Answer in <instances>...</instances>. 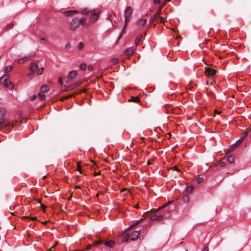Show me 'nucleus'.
Wrapping results in <instances>:
<instances>
[{
    "mask_svg": "<svg viewBox=\"0 0 251 251\" xmlns=\"http://www.w3.org/2000/svg\"><path fill=\"white\" fill-rule=\"evenodd\" d=\"M173 203V201H168L167 203L163 205L160 209L163 210V211H165L166 213H168L169 214V216L170 215V212L172 210L169 209V208L166 209V207L170 204Z\"/></svg>",
    "mask_w": 251,
    "mask_h": 251,
    "instance_id": "nucleus-13",
    "label": "nucleus"
},
{
    "mask_svg": "<svg viewBox=\"0 0 251 251\" xmlns=\"http://www.w3.org/2000/svg\"><path fill=\"white\" fill-rule=\"evenodd\" d=\"M36 98V96L35 95H33L30 98L31 100H34Z\"/></svg>",
    "mask_w": 251,
    "mask_h": 251,
    "instance_id": "nucleus-54",
    "label": "nucleus"
},
{
    "mask_svg": "<svg viewBox=\"0 0 251 251\" xmlns=\"http://www.w3.org/2000/svg\"><path fill=\"white\" fill-rule=\"evenodd\" d=\"M43 71H44V68L43 67H41L38 70H37V74L38 75H41L43 74Z\"/></svg>",
    "mask_w": 251,
    "mask_h": 251,
    "instance_id": "nucleus-37",
    "label": "nucleus"
},
{
    "mask_svg": "<svg viewBox=\"0 0 251 251\" xmlns=\"http://www.w3.org/2000/svg\"><path fill=\"white\" fill-rule=\"evenodd\" d=\"M164 5H163V4L161 3L160 6H159V8L157 10H159V13H161V10H162V8H163V7L164 6Z\"/></svg>",
    "mask_w": 251,
    "mask_h": 251,
    "instance_id": "nucleus-48",
    "label": "nucleus"
},
{
    "mask_svg": "<svg viewBox=\"0 0 251 251\" xmlns=\"http://www.w3.org/2000/svg\"><path fill=\"white\" fill-rule=\"evenodd\" d=\"M181 201L183 202L184 204H186V205L185 206V208H186L187 211H188L190 207V206L188 204V203L189 201V196L187 194L184 195L181 198Z\"/></svg>",
    "mask_w": 251,
    "mask_h": 251,
    "instance_id": "nucleus-8",
    "label": "nucleus"
},
{
    "mask_svg": "<svg viewBox=\"0 0 251 251\" xmlns=\"http://www.w3.org/2000/svg\"><path fill=\"white\" fill-rule=\"evenodd\" d=\"M91 246L90 245H89V246H88L86 248V250H89L91 248Z\"/></svg>",
    "mask_w": 251,
    "mask_h": 251,
    "instance_id": "nucleus-59",
    "label": "nucleus"
},
{
    "mask_svg": "<svg viewBox=\"0 0 251 251\" xmlns=\"http://www.w3.org/2000/svg\"><path fill=\"white\" fill-rule=\"evenodd\" d=\"M68 76H69V78L73 80L77 77V73L75 70H73L69 73Z\"/></svg>",
    "mask_w": 251,
    "mask_h": 251,
    "instance_id": "nucleus-15",
    "label": "nucleus"
},
{
    "mask_svg": "<svg viewBox=\"0 0 251 251\" xmlns=\"http://www.w3.org/2000/svg\"><path fill=\"white\" fill-rule=\"evenodd\" d=\"M133 52L134 50L132 48H128L126 50L125 53L126 55L130 56L133 53Z\"/></svg>",
    "mask_w": 251,
    "mask_h": 251,
    "instance_id": "nucleus-20",
    "label": "nucleus"
},
{
    "mask_svg": "<svg viewBox=\"0 0 251 251\" xmlns=\"http://www.w3.org/2000/svg\"><path fill=\"white\" fill-rule=\"evenodd\" d=\"M242 143V142L241 141V140H237L236 143H235L234 144H233L230 147V151H232L233 150H234L236 148L239 147L241 144V143Z\"/></svg>",
    "mask_w": 251,
    "mask_h": 251,
    "instance_id": "nucleus-16",
    "label": "nucleus"
},
{
    "mask_svg": "<svg viewBox=\"0 0 251 251\" xmlns=\"http://www.w3.org/2000/svg\"><path fill=\"white\" fill-rule=\"evenodd\" d=\"M226 160L228 162L231 164L234 161V157L232 155H230L226 157Z\"/></svg>",
    "mask_w": 251,
    "mask_h": 251,
    "instance_id": "nucleus-24",
    "label": "nucleus"
},
{
    "mask_svg": "<svg viewBox=\"0 0 251 251\" xmlns=\"http://www.w3.org/2000/svg\"><path fill=\"white\" fill-rule=\"evenodd\" d=\"M105 245L110 248L113 247L115 245V242L110 240L105 243Z\"/></svg>",
    "mask_w": 251,
    "mask_h": 251,
    "instance_id": "nucleus-22",
    "label": "nucleus"
},
{
    "mask_svg": "<svg viewBox=\"0 0 251 251\" xmlns=\"http://www.w3.org/2000/svg\"><path fill=\"white\" fill-rule=\"evenodd\" d=\"M131 100L132 101H133L134 102H135V103H138L139 101H140V100L138 97H132L131 98Z\"/></svg>",
    "mask_w": 251,
    "mask_h": 251,
    "instance_id": "nucleus-34",
    "label": "nucleus"
},
{
    "mask_svg": "<svg viewBox=\"0 0 251 251\" xmlns=\"http://www.w3.org/2000/svg\"><path fill=\"white\" fill-rule=\"evenodd\" d=\"M77 170L79 172L80 174H82L81 168L79 164H77Z\"/></svg>",
    "mask_w": 251,
    "mask_h": 251,
    "instance_id": "nucleus-44",
    "label": "nucleus"
},
{
    "mask_svg": "<svg viewBox=\"0 0 251 251\" xmlns=\"http://www.w3.org/2000/svg\"><path fill=\"white\" fill-rule=\"evenodd\" d=\"M87 19L85 17H83L79 20V25H81L84 27H88L89 24L86 22Z\"/></svg>",
    "mask_w": 251,
    "mask_h": 251,
    "instance_id": "nucleus-14",
    "label": "nucleus"
},
{
    "mask_svg": "<svg viewBox=\"0 0 251 251\" xmlns=\"http://www.w3.org/2000/svg\"><path fill=\"white\" fill-rule=\"evenodd\" d=\"M40 90L41 92L42 93H46L49 91L50 90V86L48 85H43L41 86L40 88Z\"/></svg>",
    "mask_w": 251,
    "mask_h": 251,
    "instance_id": "nucleus-18",
    "label": "nucleus"
},
{
    "mask_svg": "<svg viewBox=\"0 0 251 251\" xmlns=\"http://www.w3.org/2000/svg\"><path fill=\"white\" fill-rule=\"evenodd\" d=\"M133 13V9L131 6H128L124 11V17L130 19Z\"/></svg>",
    "mask_w": 251,
    "mask_h": 251,
    "instance_id": "nucleus-10",
    "label": "nucleus"
},
{
    "mask_svg": "<svg viewBox=\"0 0 251 251\" xmlns=\"http://www.w3.org/2000/svg\"><path fill=\"white\" fill-rule=\"evenodd\" d=\"M111 15H109L107 18H108L109 20H111Z\"/></svg>",
    "mask_w": 251,
    "mask_h": 251,
    "instance_id": "nucleus-62",
    "label": "nucleus"
},
{
    "mask_svg": "<svg viewBox=\"0 0 251 251\" xmlns=\"http://www.w3.org/2000/svg\"><path fill=\"white\" fill-rule=\"evenodd\" d=\"M160 14V13H159V10H156L154 14L150 17L149 19L150 23L151 24H154V22H156L157 20L158 19L157 18Z\"/></svg>",
    "mask_w": 251,
    "mask_h": 251,
    "instance_id": "nucleus-9",
    "label": "nucleus"
},
{
    "mask_svg": "<svg viewBox=\"0 0 251 251\" xmlns=\"http://www.w3.org/2000/svg\"><path fill=\"white\" fill-rule=\"evenodd\" d=\"M38 96L41 100H46V96L42 92H39L38 94Z\"/></svg>",
    "mask_w": 251,
    "mask_h": 251,
    "instance_id": "nucleus-26",
    "label": "nucleus"
},
{
    "mask_svg": "<svg viewBox=\"0 0 251 251\" xmlns=\"http://www.w3.org/2000/svg\"><path fill=\"white\" fill-rule=\"evenodd\" d=\"M147 20L146 19H142L138 20L137 22V24L139 26H142L145 25L147 23Z\"/></svg>",
    "mask_w": 251,
    "mask_h": 251,
    "instance_id": "nucleus-19",
    "label": "nucleus"
},
{
    "mask_svg": "<svg viewBox=\"0 0 251 251\" xmlns=\"http://www.w3.org/2000/svg\"><path fill=\"white\" fill-rule=\"evenodd\" d=\"M12 69V67L11 65H8L7 66H6L4 70V72L5 73H8L9 72H10Z\"/></svg>",
    "mask_w": 251,
    "mask_h": 251,
    "instance_id": "nucleus-28",
    "label": "nucleus"
},
{
    "mask_svg": "<svg viewBox=\"0 0 251 251\" xmlns=\"http://www.w3.org/2000/svg\"><path fill=\"white\" fill-rule=\"evenodd\" d=\"M3 124V121H2V120H0V125H1Z\"/></svg>",
    "mask_w": 251,
    "mask_h": 251,
    "instance_id": "nucleus-61",
    "label": "nucleus"
},
{
    "mask_svg": "<svg viewBox=\"0 0 251 251\" xmlns=\"http://www.w3.org/2000/svg\"><path fill=\"white\" fill-rule=\"evenodd\" d=\"M142 35H138L135 39V44L136 46H138L139 44V42L141 41L142 38Z\"/></svg>",
    "mask_w": 251,
    "mask_h": 251,
    "instance_id": "nucleus-21",
    "label": "nucleus"
},
{
    "mask_svg": "<svg viewBox=\"0 0 251 251\" xmlns=\"http://www.w3.org/2000/svg\"><path fill=\"white\" fill-rule=\"evenodd\" d=\"M41 40L42 41H45V39L44 38H41Z\"/></svg>",
    "mask_w": 251,
    "mask_h": 251,
    "instance_id": "nucleus-63",
    "label": "nucleus"
},
{
    "mask_svg": "<svg viewBox=\"0 0 251 251\" xmlns=\"http://www.w3.org/2000/svg\"><path fill=\"white\" fill-rule=\"evenodd\" d=\"M138 238H139V236H134L133 238H131L130 239V240L133 241H135L136 240H137L138 239Z\"/></svg>",
    "mask_w": 251,
    "mask_h": 251,
    "instance_id": "nucleus-50",
    "label": "nucleus"
},
{
    "mask_svg": "<svg viewBox=\"0 0 251 251\" xmlns=\"http://www.w3.org/2000/svg\"><path fill=\"white\" fill-rule=\"evenodd\" d=\"M250 131H251V128L250 129H247V131H243L240 135V137L239 140H241V141L243 142L245 137L247 136L248 133Z\"/></svg>",
    "mask_w": 251,
    "mask_h": 251,
    "instance_id": "nucleus-17",
    "label": "nucleus"
},
{
    "mask_svg": "<svg viewBox=\"0 0 251 251\" xmlns=\"http://www.w3.org/2000/svg\"><path fill=\"white\" fill-rule=\"evenodd\" d=\"M38 66L35 63H31L30 65L29 70L31 71V73L27 74V77H29L33 74L37 73L38 70Z\"/></svg>",
    "mask_w": 251,
    "mask_h": 251,
    "instance_id": "nucleus-4",
    "label": "nucleus"
},
{
    "mask_svg": "<svg viewBox=\"0 0 251 251\" xmlns=\"http://www.w3.org/2000/svg\"><path fill=\"white\" fill-rule=\"evenodd\" d=\"M220 165H221V166H222V167H225V166H226V162H223V161H221L220 162Z\"/></svg>",
    "mask_w": 251,
    "mask_h": 251,
    "instance_id": "nucleus-49",
    "label": "nucleus"
},
{
    "mask_svg": "<svg viewBox=\"0 0 251 251\" xmlns=\"http://www.w3.org/2000/svg\"><path fill=\"white\" fill-rule=\"evenodd\" d=\"M28 59V58L26 56H25L23 58H21V59H19V60H18V62L20 63V64H23L25 62L27 61Z\"/></svg>",
    "mask_w": 251,
    "mask_h": 251,
    "instance_id": "nucleus-29",
    "label": "nucleus"
},
{
    "mask_svg": "<svg viewBox=\"0 0 251 251\" xmlns=\"http://www.w3.org/2000/svg\"><path fill=\"white\" fill-rule=\"evenodd\" d=\"M65 82L66 83L68 84L69 83V82L72 80L70 78H69V76H67V77H65Z\"/></svg>",
    "mask_w": 251,
    "mask_h": 251,
    "instance_id": "nucleus-42",
    "label": "nucleus"
},
{
    "mask_svg": "<svg viewBox=\"0 0 251 251\" xmlns=\"http://www.w3.org/2000/svg\"><path fill=\"white\" fill-rule=\"evenodd\" d=\"M92 12V11H91V10H89L87 8H84L81 10V13L83 15H88V14H89L90 13H91Z\"/></svg>",
    "mask_w": 251,
    "mask_h": 251,
    "instance_id": "nucleus-25",
    "label": "nucleus"
},
{
    "mask_svg": "<svg viewBox=\"0 0 251 251\" xmlns=\"http://www.w3.org/2000/svg\"><path fill=\"white\" fill-rule=\"evenodd\" d=\"M125 24H124V28H126V25L127 24V23L129 22V20L130 19L129 18H126V17H125Z\"/></svg>",
    "mask_w": 251,
    "mask_h": 251,
    "instance_id": "nucleus-38",
    "label": "nucleus"
},
{
    "mask_svg": "<svg viewBox=\"0 0 251 251\" xmlns=\"http://www.w3.org/2000/svg\"><path fill=\"white\" fill-rule=\"evenodd\" d=\"M13 25H14L11 22V23L8 24V25H7L5 27V28L6 30H9L13 27Z\"/></svg>",
    "mask_w": 251,
    "mask_h": 251,
    "instance_id": "nucleus-33",
    "label": "nucleus"
},
{
    "mask_svg": "<svg viewBox=\"0 0 251 251\" xmlns=\"http://www.w3.org/2000/svg\"><path fill=\"white\" fill-rule=\"evenodd\" d=\"M84 47V44L82 42H79L78 44L77 48L79 50H82Z\"/></svg>",
    "mask_w": 251,
    "mask_h": 251,
    "instance_id": "nucleus-39",
    "label": "nucleus"
},
{
    "mask_svg": "<svg viewBox=\"0 0 251 251\" xmlns=\"http://www.w3.org/2000/svg\"><path fill=\"white\" fill-rule=\"evenodd\" d=\"M153 3L155 4H158L161 3V0H153Z\"/></svg>",
    "mask_w": 251,
    "mask_h": 251,
    "instance_id": "nucleus-45",
    "label": "nucleus"
},
{
    "mask_svg": "<svg viewBox=\"0 0 251 251\" xmlns=\"http://www.w3.org/2000/svg\"><path fill=\"white\" fill-rule=\"evenodd\" d=\"M70 25L72 30L76 29L79 25V20L76 18L73 19L70 22Z\"/></svg>",
    "mask_w": 251,
    "mask_h": 251,
    "instance_id": "nucleus-5",
    "label": "nucleus"
},
{
    "mask_svg": "<svg viewBox=\"0 0 251 251\" xmlns=\"http://www.w3.org/2000/svg\"><path fill=\"white\" fill-rule=\"evenodd\" d=\"M125 28H124V27H123L122 30V32H121V34H125L126 33V31L125 30Z\"/></svg>",
    "mask_w": 251,
    "mask_h": 251,
    "instance_id": "nucleus-51",
    "label": "nucleus"
},
{
    "mask_svg": "<svg viewBox=\"0 0 251 251\" xmlns=\"http://www.w3.org/2000/svg\"><path fill=\"white\" fill-rule=\"evenodd\" d=\"M217 70L210 67L205 68L204 74L210 79H213L216 74Z\"/></svg>",
    "mask_w": 251,
    "mask_h": 251,
    "instance_id": "nucleus-3",
    "label": "nucleus"
},
{
    "mask_svg": "<svg viewBox=\"0 0 251 251\" xmlns=\"http://www.w3.org/2000/svg\"><path fill=\"white\" fill-rule=\"evenodd\" d=\"M133 146H134V143H133V142H132V143L131 144V145H130V147L131 148Z\"/></svg>",
    "mask_w": 251,
    "mask_h": 251,
    "instance_id": "nucleus-60",
    "label": "nucleus"
},
{
    "mask_svg": "<svg viewBox=\"0 0 251 251\" xmlns=\"http://www.w3.org/2000/svg\"><path fill=\"white\" fill-rule=\"evenodd\" d=\"M130 236H122V242H127L129 240Z\"/></svg>",
    "mask_w": 251,
    "mask_h": 251,
    "instance_id": "nucleus-32",
    "label": "nucleus"
},
{
    "mask_svg": "<svg viewBox=\"0 0 251 251\" xmlns=\"http://www.w3.org/2000/svg\"><path fill=\"white\" fill-rule=\"evenodd\" d=\"M201 251H208V248L207 247H205Z\"/></svg>",
    "mask_w": 251,
    "mask_h": 251,
    "instance_id": "nucleus-55",
    "label": "nucleus"
},
{
    "mask_svg": "<svg viewBox=\"0 0 251 251\" xmlns=\"http://www.w3.org/2000/svg\"><path fill=\"white\" fill-rule=\"evenodd\" d=\"M203 177H198L196 179V181L197 182V183H200L201 182H202L203 181Z\"/></svg>",
    "mask_w": 251,
    "mask_h": 251,
    "instance_id": "nucleus-40",
    "label": "nucleus"
},
{
    "mask_svg": "<svg viewBox=\"0 0 251 251\" xmlns=\"http://www.w3.org/2000/svg\"><path fill=\"white\" fill-rule=\"evenodd\" d=\"M166 19L164 17H160L156 21V23L158 24V23H159V24H162V23H164V22L165 21Z\"/></svg>",
    "mask_w": 251,
    "mask_h": 251,
    "instance_id": "nucleus-27",
    "label": "nucleus"
},
{
    "mask_svg": "<svg viewBox=\"0 0 251 251\" xmlns=\"http://www.w3.org/2000/svg\"><path fill=\"white\" fill-rule=\"evenodd\" d=\"M38 202L41 204V206L43 209H45L46 208V206L45 205L41 203L40 201H39Z\"/></svg>",
    "mask_w": 251,
    "mask_h": 251,
    "instance_id": "nucleus-53",
    "label": "nucleus"
},
{
    "mask_svg": "<svg viewBox=\"0 0 251 251\" xmlns=\"http://www.w3.org/2000/svg\"><path fill=\"white\" fill-rule=\"evenodd\" d=\"M94 69V67H93V65H89L88 67V69L89 70V71H92Z\"/></svg>",
    "mask_w": 251,
    "mask_h": 251,
    "instance_id": "nucleus-46",
    "label": "nucleus"
},
{
    "mask_svg": "<svg viewBox=\"0 0 251 251\" xmlns=\"http://www.w3.org/2000/svg\"><path fill=\"white\" fill-rule=\"evenodd\" d=\"M0 81L1 84H3L5 87L9 88L10 89H12L14 87V84L8 80H5V79H0Z\"/></svg>",
    "mask_w": 251,
    "mask_h": 251,
    "instance_id": "nucleus-6",
    "label": "nucleus"
},
{
    "mask_svg": "<svg viewBox=\"0 0 251 251\" xmlns=\"http://www.w3.org/2000/svg\"><path fill=\"white\" fill-rule=\"evenodd\" d=\"M99 14H100V12L99 11L92 13L91 14V16L90 17V19H89L90 22L91 23H93L95 22H96L98 18Z\"/></svg>",
    "mask_w": 251,
    "mask_h": 251,
    "instance_id": "nucleus-11",
    "label": "nucleus"
},
{
    "mask_svg": "<svg viewBox=\"0 0 251 251\" xmlns=\"http://www.w3.org/2000/svg\"><path fill=\"white\" fill-rule=\"evenodd\" d=\"M58 82L60 85H62L63 84V78L61 77H60L58 79Z\"/></svg>",
    "mask_w": 251,
    "mask_h": 251,
    "instance_id": "nucleus-43",
    "label": "nucleus"
},
{
    "mask_svg": "<svg viewBox=\"0 0 251 251\" xmlns=\"http://www.w3.org/2000/svg\"><path fill=\"white\" fill-rule=\"evenodd\" d=\"M82 84V81H79L77 82L74 83V84L69 85L67 86L66 85L64 86L65 88L64 89V91H69L73 89L74 88L78 86L79 85Z\"/></svg>",
    "mask_w": 251,
    "mask_h": 251,
    "instance_id": "nucleus-7",
    "label": "nucleus"
},
{
    "mask_svg": "<svg viewBox=\"0 0 251 251\" xmlns=\"http://www.w3.org/2000/svg\"><path fill=\"white\" fill-rule=\"evenodd\" d=\"M174 170H176V171H178V170H177V169L176 168V167H175Z\"/></svg>",
    "mask_w": 251,
    "mask_h": 251,
    "instance_id": "nucleus-64",
    "label": "nucleus"
},
{
    "mask_svg": "<svg viewBox=\"0 0 251 251\" xmlns=\"http://www.w3.org/2000/svg\"><path fill=\"white\" fill-rule=\"evenodd\" d=\"M169 217V214L166 213L165 211L161 210L160 209L158 211V214H155L150 218L151 221L157 220L158 221H161L164 219H167Z\"/></svg>",
    "mask_w": 251,
    "mask_h": 251,
    "instance_id": "nucleus-2",
    "label": "nucleus"
},
{
    "mask_svg": "<svg viewBox=\"0 0 251 251\" xmlns=\"http://www.w3.org/2000/svg\"><path fill=\"white\" fill-rule=\"evenodd\" d=\"M78 11L75 10H67L63 12V15L66 17H72L74 15L78 14Z\"/></svg>",
    "mask_w": 251,
    "mask_h": 251,
    "instance_id": "nucleus-12",
    "label": "nucleus"
},
{
    "mask_svg": "<svg viewBox=\"0 0 251 251\" xmlns=\"http://www.w3.org/2000/svg\"><path fill=\"white\" fill-rule=\"evenodd\" d=\"M10 78V75H9L6 74L4 75L2 77H1L0 79L1 80L2 79H5V80H8Z\"/></svg>",
    "mask_w": 251,
    "mask_h": 251,
    "instance_id": "nucleus-35",
    "label": "nucleus"
},
{
    "mask_svg": "<svg viewBox=\"0 0 251 251\" xmlns=\"http://www.w3.org/2000/svg\"><path fill=\"white\" fill-rule=\"evenodd\" d=\"M86 67H87L86 64H85L84 63H82L80 64V65L79 66V68L82 70H84L86 69Z\"/></svg>",
    "mask_w": 251,
    "mask_h": 251,
    "instance_id": "nucleus-36",
    "label": "nucleus"
},
{
    "mask_svg": "<svg viewBox=\"0 0 251 251\" xmlns=\"http://www.w3.org/2000/svg\"><path fill=\"white\" fill-rule=\"evenodd\" d=\"M65 49H70V43L67 44L65 46Z\"/></svg>",
    "mask_w": 251,
    "mask_h": 251,
    "instance_id": "nucleus-52",
    "label": "nucleus"
},
{
    "mask_svg": "<svg viewBox=\"0 0 251 251\" xmlns=\"http://www.w3.org/2000/svg\"><path fill=\"white\" fill-rule=\"evenodd\" d=\"M23 218L24 219H25V220L29 219L32 221H35L37 220V218L36 217H30L29 216H24Z\"/></svg>",
    "mask_w": 251,
    "mask_h": 251,
    "instance_id": "nucleus-30",
    "label": "nucleus"
},
{
    "mask_svg": "<svg viewBox=\"0 0 251 251\" xmlns=\"http://www.w3.org/2000/svg\"><path fill=\"white\" fill-rule=\"evenodd\" d=\"M147 164H148V165H151V163L150 161V160H148L147 161Z\"/></svg>",
    "mask_w": 251,
    "mask_h": 251,
    "instance_id": "nucleus-57",
    "label": "nucleus"
},
{
    "mask_svg": "<svg viewBox=\"0 0 251 251\" xmlns=\"http://www.w3.org/2000/svg\"><path fill=\"white\" fill-rule=\"evenodd\" d=\"M35 56V53H33L31 55H30L29 57H33Z\"/></svg>",
    "mask_w": 251,
    "mask_h": 251,
    "instance_id": "nucleus-58",
    "label": "nucleus"
},
{
    "mask_svg": "<svg viewBox=\"0 0 251 251\" xmlns=\"http://www.w3.org/2000/svg\"><path fill=\"white\" fill-rule=\"evenodd\" d=\"M171 0H164L162 2V4H163V5H164L169 1H170Z\"/></svg>",
    "mask_w": 251,
    "mask_h": 251,
    "instance_id": "nucleus-47",
    "label": "nucleus"
},
{
    "mask_svg": "<svg viewBox=\"0 0 251 251\" xmlns=\"http://www.w3.org/2000/svg\"><path fill=\"white\" fill-rule=\"evenodd\" d=\"M194 190V187L192 185H189L186 187V191L188 193H191Z\"/></svg>",
    "mask_w": 251,
    "mask_h": 251,
    "instance_id": "nucleus-31",
    "label": "nucleus"
},
{
    "mask_svg": "<svg viewBox=\"0 0 251 251\" xmlns=\"http://www.w3.org/2000/svg\"><path fill=\"white\" fill-rule=\"evenodd\" d=\"M118 63V59L117 58H113L112 59V63L113 65H116Z\"/></svg>",
    "mask_w": 251,
    "mask_h": 251,
    "instance_id": "nucleus-41",
    "label": "nucleus"
},
{
    "mask_svg": "<svg viewBox=\"0 0 251 251\" xmlns=\"http://www.w3.org/2000/svg\"><path fill=\"white\" fill-rule=\"evenodd\" d=\"M6 113L5 109L3 107L0 108V117H3Z\"/></svg>",
    "mask_w": 251,
    "mask_h": 251,
    "instance_id": "nucleus-23",
    "label": "nucleus"
},
{
    "mask_svg": "<svg viewBox=\"0 0 251 251\" xmlns=\"http://www.w3.org/2000/svg\"><path fill=\"white\" fill-rule=\"evenodd\" d=\"M143 220L142 219L139 221H137L133 223L125 231V232L122 235H130V234L128 233V231L130 229H133L135 227H137L135 230H134L132 233V235H140L141 234H143L144 232L140 228L141 226H143Z\"/></svg>",
    "mask_w": 251,
    "mask_h": 251,
    "instance_id": "nucleus-1",
    "label": "nucleus"
},
{
    "mask_svg": "<svg viewBox=\"0 0 251 251\" xmlns=\"http://www.w3.org/2000/svg\"><path fill=\"white\" fill-rule=\"evenodd\" d=\"M101 242H102L101 241H97V242H96V244L97 245H99L100 243H101Z\"/></svg>",
    "mask_w": 251,
    "mask_h": 251,
    "instance_id": "nucleus-56",
    "label": "nucleus"
}]
</instances>
